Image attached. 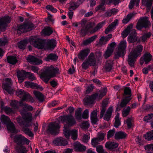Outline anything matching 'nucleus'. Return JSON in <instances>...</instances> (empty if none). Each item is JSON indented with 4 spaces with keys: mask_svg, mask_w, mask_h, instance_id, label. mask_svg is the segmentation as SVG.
Here are the masks:
<instances>
[{
    "mask_svg": "<svg viewBox=\"0 0 153 153\" xmlns=\"http://www.w3.org/2000/svg\"><path fill=\"white\" fill-rule=\"evenodd\" d=\"M18 102L16 100L12 101L10 103V105L14 108H18Z\"/></svg>",
    "mask_w": 153,
    "mask_h": 153,
    "instance_id": "obj_64",
    "label": "nucleus"
},
{
    "mask_svg": "<svg viewBox=\"0 0 153 153\" xmlns=\"http://www.w3.org/2000/svg\"><path fill=\"white\" fill-rule=\"evenodd\" d=\"M144 137L145 139L148 141L153 140V130L147 132Z\"/></svg>",
    "mask_w": 153,
    "mask_h": 153,
    "instance_id": "obj_37",
    "label": "nucleus"
},
{
    "mask_svg": "<svg viewBox=\"0 0 153 153\" xmlns=\"http://www.w3.org/2000/svg\"><path fill=\"white\" fill-rule=\"evenodd\" d=\"M8 43V41L6 38L0 39V46H4Z\"/></svg>",
    "mask_w": 153,
    "mask_h": 153,
    "instance_id": "obj_54",
    "label": "nucleus"
},
{
    "mask_svg": "<svg viewBox=\"0 0 153 153\" xmlns=\"http://www.w3.org/2000/svg\"><path fill=\"white\" fill-rule=\"evenodd\" d=\"M152 35L150 32L144 33L142 36V39L143 42H145L147 39L150 38Z\"/></svg>",
    "mask_w": 153,
    "mask_h": 153,
    "instance_id": "obj_47",
    "label": "nucleus"
},
{
    "mask_svg": "<svg viewBox=\"0 0 153 153\" xmlns=\"http://www.w3.org/2000/svg\"><path fill=\"white\" fill-rule=\"evenodd\" d=\"M58 56L55 53H51L47 55V57L45 58V60L47 61L50 60L56 61L57 60Z\"/></svg>",
    "mask_w": 153,
    "mask_h": 153,
    "instance_id": "obj_29",
    "label": "nucleus"
},
{
    "mask_svg": "<svg viewBox=\"0 0 153 153\" xmlns=\"http://www.w3.org/2000/svg\"><path fill=\"white\" fill-rule=\"evenodd\" d=\"M56 45V41L54 39H46L45 49L53 50Z\"/></svg>",
    "mask_w": 153,
    "mask_h": 153,
    "instance_id": "obj_13",
    "label": "nucleus"
},
{
    "mask_svg": "<svg viewBox=\"0 0 153 153\" xmlns=\"http://www.w3.org/2000/svg\"><path fill=\"white\" fill-rule=\"evenodd\" d=\"M46 8L48 10H49L54 13H56L57 10L56 8L54 7L52 5H48L46 6Z\"/></svg>",
    "mask_w": 153,
    "mask_h": 153,
    "instance_id": "obj_55",
    "label": "nucleus"
},
{
    "mask_svg": "<svg viewBox=\"0 0 153 153\" xmlns=\"http://www.w3.org/2000/svg\"><path fill=\"white\" fill-rule=\"evenodd\" d=\"M114 51L113 48H108L104 54V57L105 59H107L112 54Z\"/></svg>",
    "mask_w": 153,
    "mask_h": 153,
    "instance_id": "obj_41",
    "label": "nucleus"
},
{
    "mask_svg": "<svg viewBox=\"0 0 153 153\" xmlns=\"http://www.w3.org/2000/svg\"><path fill=\"white\" fill-rule=\"evenodd\" d=\"M14 141L18 146L29 144L30 141L22 134H17L14 137Z\"/></svg>",
    "mask_w": 153,
    "mask_h": 153,
    "instance_id": "obj_9",
    "label": "nucleus"
},
{
    "mask_svg": "<svg viewBox=\"0 0 153 153\" xmlns=\"http://www.w3.org/2000/svg\"><path fill=\"white\" fill-rule=\"evenodd\" d=\"M25 85L27 87H30L32 88H39L40 86L32 82L26 81L25 82Z\"/></svg>",
    "mask_w": 153,
    "mask_h": 153,
    "instance_id": "obj_33",
    "label": "nucleus"
},
{
    "mask_svg": "<svg viewBox=\"0 0 153 153\" xmlns=\"http://www.w3.org/2000/svg\"><path fill=\"white\" fill-rule=\"evenodd\" d=\"M2 123L4 125H6L11 121L10 118L4 115H2L0 118Z\"/></svg>",
    "mask_w": 153,
    "mask_h": 153,
    "instance_id": "obj_35",
    "label": "nucleus"
},
{
    "mask_svg": "<svg viewBox=\"0 0 153 153\" xmlns=\"http://www.w3.org/2000/svg\"><path fill=\"white\" fill-rule=\"evenodd\" d=\"M131 119L130 118H128L126 120V122L128 128L130 129L133 127V125L131 123Z\"/></svg>",
    "mask_w": 153,
    "mask_h": 153,
    "instance_id": "obj_53",
    "label": "nucleus"
},
{
    "mask_svg": "<svg viewBox=\"0 0 153 153\" xmlns=\"http://www.w3.org/2000/svg\"><path fill=\"white\" fill-rule=\"evenodd\" d=\"M59 103V102L58 101H53L51 102L48 104V106L50 108H51L52 107L55 106L56 105H57Z\"/></svg>",
    "mask_w": 153,
    "mask_h": 153,
    "instance_id": "obj_61",
    "label": "nucleus"
},
{
    "mask_svg": "<svg viewBox=\"0 0 153 153\" xmlns=\"http://www.w3.org/2000/svg\"><path fill=\"white\" fill-rule=\"evenodd\" d=\"M84 103L85 105H88L92 104L94 102L93 100L89 97L88 95L86 96L84 99Z\"/></svg>",
    "mask_w": 153,
    "mask_h": 153,
    "instance_id": "obj_43",
    "label": "nucleus"
},
{
    "mask_svg": "<svg viewBox=\"0 0 153 153\" xmlns=\"http://www.w3.org/2000/svg\"><path fill=\"white\" fill-rule=\"evenodd\" d=\"M112 36V35L111 34H109L105 36H102L100 39V44L102 45L106 44L107 42L111 38Z\"/></svg>",
    "mask_w": 153,
    "mask_h": 153,
    "instance_id": "obj_25",
    "label": "nucleus"
},
{
    "mask_svg": "<svg viewBox=\"0 0 153 153\" xmlns=\"http://www.w3.org/2000/svg\"><path fill=\"white\" fill-rule=\"evenodd\" d=\"M75 150L78 152H83L86 150V147L81 144L79 142H77L74 144Z\"/></svg>",
    "mask_w": 153,
    "mask_h": 153,
    "instance_id": "obj_27",
    "label": "nucleus"
},
{
    "mask_svg": "<svg viewBox=\"0 0 153 153\" xmlns=\"http://www.w3.org/2000/svg\"><path fill=\"white\" fill-rule=\"evenodd\" d=\"M89 111L87 109L85 110L82 114V118L85 119H87L88 117Z\"/></svg>",
    "mask_w": 153,
    "mask_h": 153,
    "instance_id": "obj_62",
    "label": "nucleus"
},
{
    "mask_svg": "<svg viewBox=\"0 0 153 153\" xmlns=\"http://www.w3.org/2000/svg\"><path fill=\"white\" fill-rule=\"evenodd\" d=\"M124 93L126 95H128V96L126 97L124 99L122 100L120 104V106L121 108H123L126 106L129 103L131 98H130L131 96V91L129 88L126 87V88L124 90Z\"/></svg>",
    "mask_w": 153,
    "mask_h": 153,
    "instance_id": "obj_10",
    "label": "nucleus"
},
{
    "mask_svg": "<svg viewBox=\"0 0 153 153\" xmlns=\"http://www.w3.org/2000/svg\"><path fill=\"white\" fill-rule=\"evenodd\" d=\"M27 73V72L24 70L17 71V76L19 83H21L24 81V79L26 78Z\"/></svg>",
    "mask_w": 153,
    "mask_h": 153,
    "instance_id": "obj_18",
    "label": "nucleus"
},
{
    "mask_svg": "<svg viewBox=\"0 0 153 153\" xmlns=\"http://www.w3.org/2000/svg\"><path fill=\"white\" fill-rule=\"evenodd\" d=\"M78 7L79 6L76 2H72L71 3L70 6L69 7V10L70 11L74 10Z\"/></svg>",
    "mask_w": 153,
    "mask_h": 153,
    "instance_id": "obj_49",
    "label": "nucleus"
},
{
    "mask_svg": "<svg viewBox=\"0 0 153 153\" xmlns=\"http://www.w3.org/2000/svg\"><path fill=\"white\" fill-rule=\"evenodd\" d=\"M152 55L149 53H146L144 54L143 58L145 64H148L152 60Z\"/></svg>",
    "mask_w": 153,
    "mask_h": 153,
    "instance_id": "obj_34",
    "label": "nucleus"
},
{
    "mask_svg": "<svg viewBox=\"0 0 153 153\" xmlns=\"http://www.w3.org/2000/svg\"><path fill=\"white\" fill-rule=\"evenodd\" d=\"M81 67L82 69L86 70L90 66L89 65L88 61H87L85 59L82 64Z\"/></svg>",
    "mask_w": 153,
    "mask_h": 153,
    "instance_id": "obj_48",
    "label": "nucleus"
},
{
    "mask_svg": "<svg viewBox=\"0 0 153 153\" xmlns=\"http://www.w3.org/2000/svg\"><path fill=\"white\" fill-rule=\"evenodd\" d=\"M106 94V92L105 90H103L100 92V94H98V96L97 97L98 99L101 100L102 98L105 96Z\"/></svg>",
    "mask_w": 153,
    "mask_h": 153,
    "instance_id": "obj_63",
    "label": "nucleus"
},
{
    "mask_svg": "<svg viewBox=\"0 0 153 153\" xmlns=\"http://www.w3.org/2000/svg\"><path fill=\"white\" fill-rule=\"evenodd\" d=\"M118 146L119 144L118 143L111 141L107 142L105 144V147L110 150L116 149Z\"/></svg>",
    "mask_w": 153,
    "mask_h": 153,
    "instance_id": "obj_23",
    "label": "nucleus"
},
{
    "mask_svg": "<svg viewBox=\"0 0 153 153\" xmlns=\"http://www.w3.org/2000/svg\"><path fill=\"white\" fill-rule=\"evenodd\" d=\"M59 74L58 68L51 65L41 74L40 78L46 84H47L51 78L55 77L56 75Z\"/></svg>",
    "mask_w": 153,
    "mask_h": 153,
    "instance_id": "obj_1",
    "label": "nucleus"
},
{
    "mask_svg": "<svg viewBox=\"0 0 153 153\" xmlns=\"http://www.w3.org/2000/svg\"><path fill=\"white\" fill-rule=\"evenodd\" d=\"M131 108L129 106H128L126 109L123 110L122 114L123 117H126L129 114Z\"/></svg>",
    "mask_w": 153,
    "mask_h": 153,
    "instance_id": "obj_45",
    "label": "nucleus"
},
{
    "mask_svg": "<svg viewBox=\"0 0 153 153\" xmlns=\"http://www.w3.org/2000/svg\"><path fill=\"white\" fill-rule=\"evenodd\" d=\"M103 4H101L95 7V10L96 11H97L99 10H101L102 11H104L105 10V8L103 7Z\"/></svg>",
    "mask_w": 153,
    "mask_h": 153,
    "instance_id": "obj_57",
    "label": "nucleus"
},
{
    "mask_svg": "<svg viewBox=\"0 0 153 153\" xmlns=\"http://www.w3.org/2000/svg\"><path fill=\"white\" fill-rule=\"evenodd\" d=\"M127 136V134L125 132L120 131L115 133L114 138L117 140L125 139Z\"/></svg>",
    "mask_w": 153,
    "mask_h": 153,
    "instance_id": "obj_22",
    "label": "nucleus"
},
{
    "mask_svg": "<svg viewBox=\"0 0 153 153\" xmlns=\"http://www.w3.org/2000/svg\"><path fill=\"white\" fill-rule=\"evenodd\" d=\"M115 129L109 130L107 132V137L108 139L113 137L115 133Z\"/></svg>",
    "mask_w": 153,
    "mask_h": 153,
    "instance_id": "obj_50",
    "label": "nucleus"
},
{
    "mask_svg": "<svg viewBox=\"0 0 153 153\" xmlns=\"http://www.w3.org/2000/svg\"><path fill=\"white\" fill-rule=\"evenodd\" d=\"M87 61H88L89 65L90 67L95 66L96 64V61L95 59H86Z\"/></svg>",
    "mask_w": 153,
    "mask_h": 153,
    "instance_id": "obj_56",
    "label": "nucleus"
},
{
    "mask_svg": "<svg viewBox=\"0 0 153 153\" xmlns=\"http://www.w3.org/2000/svg\"><path fill=\"white\" fill-rule=\"evenodd\" d=\"M82 110L81 108H79L76 111L75 116L78 120H81L82 118Z\"/></svg>",
    "mask_w": 153,
    "mask_h": 153,
    "instance_id": "obj_38",
    "label": "nucleus"
},
{
    "mask_svg": "<svg viewBox=\"0 0 153 153\" xmlns=\"http://www.w3.org/2000/svg\"><path fill=\"white\" fill-rule=\"evenodd\" d=\"M152 115V114L151 113L145 116L143 118V120L145 122H148L151 119H153Z\"/></svg>",
    "mask_w": 153,
    "mask_h": 153,
    "instance_id": "obj_52",
    "label": "nucleus"
},
{
    "mask_svg": "<svg viewBox=\"0 0 153 153\" xmlns=\"http://www.w3.org/2000/svg\"><path fill=\"white\" fill-rule=\"evenodd\" d=\"M0 107L1 110H4L8 114H10L13 112V110L7 106H4V103L2 101H0Z\"/></svg>",
    "mask_w": 153,
    "mask_h": 153,
    "instance_id": "obj_24",
    "label": "nucleus"
},
{
    "mask_svg": "<svg viewBox=\"0 0 153 153\" xmlns=\"http://www.w3.org/2000/svg\"><path fill=\"white\" fill-rule=\"evenodd\" d=\"M63 132L65 136L67 139L70 136L74 140H76L78 137V131L75 129L71 130L68 129V127L65 125L63 129Z\"/></svg>",
    "mask_w": 153,
    "mask_h": 153,
    "instance_id": "obj_5",
    "label": "nucleus"
},
{
    "mask_svg": "<svg viewBox=\"0 0 153 153\" xmlns=\"http://www.w3.org/2000/svg\"><path fill=\"white\" fill-rule=\"evenodd\" d=\"M29 42L31 44L30 38L29 39L26 38L19 42L18 43V46L20 49L24 50L25 49L27 45Z\"/></svg>",
    "mask_w": 153,
    "mask_h": 153,
    "instance_id": "obj_19",
    "label": "nucleus"
},
{
    "mask_svg": "<svg viewBox=\"0 0 153 153\" xmlns=\"http://www.w3.org/2000/svg\"><path fill=\"white\" fill-rule=\"evenodd\" d=\"M53 144L57 146H65L68 144L67 141L62 137H57L53 141Z\"/></svg>",
    "mask_w": 153,
    "mask_h": 153,
    "instance_id": "obj_15",
    "label": "nucleus"
},
{
    "mask_svg": "<svg viewBox=\"0 0 153 153\" xmlns=\"http://www.w3.org/2000/svg\"><path fill=\"white\" fill-rule=\"evenodd\" d=\"M61 117V120L62 122L66 123L64 124V128L66 125L68 127V129H69V127L73 126L76 123V120L72 115H64Z\"/></svg>",
    "mask_w": 153,
    "mask_h": 153,
    "instance_id": "obj_4",
    "label": "nucleus"
},
{
    "mask_svg": "<svg viewBox=\"0 0 153 153\" xmlns=\"http://www.w3.org/2000/svg\"><path fill=\"white\" fill-rule=\"evenodd\" d=\"M90 53V49L85 48L81 50L77 55L78 58L81 60L84 61Z\"/></svg>",
    "mask_w": 153,
    "mask_h": 153,
    "instance_id": "obj_14",
    "label": "nucleus"
},
{
    "mask_svg": "<svg viewBox=\"0 0 153 153\" xmlns=\"http://www.w3.org/2000/svg\"><path fill=\"white\" fill-rule=\"evenodd\" d=\"M136 13L134 12H132L128 14L126 18L123 19L122 20V22L123 23L126 24L127 23L132 17H134Z\"/></svg>",
    "mask_w": 153,
    "mask_h": 153,
    "instance_id": "obj_32",
    "label": "nucleus"
},
{
    "mask_svg": "<svg viewBox=\"0 0 153 153\" xmlns=\"http://www.w3.org/2000/svg\"><path fill=\"white\" fill-rule=\"evenodd\" d=\"M115 121L114 123V126L116 128H118L121 125V121L119 118V114H117L115 117Z\"/></svg>",
    "mask_w": 153,
    "mask_h": 153,
    "instance_id": "obj_39",
    "label": "nucleus"
},
{
    "mask_svg": "<svg viewBox=\"0 0 153 153\" xmlns=\"http://www.w3.org/2000/svg\"><path fill=\"white\" fill-rule=\"evenodd\" d=\"M143 50V46L141 45H140L131 51L128 55V64L130 66L132 67L134 66V64L137 57L141 56Z\"/></svg>",
    "mask_w": 153,
    "mask_h": 153,
    "instance_id": "obj_2",
    "label": "nucleus"
},
{
    "mask_svg": "<svg viewBox=\"0 0 153 153\" xmlns=\"http://www.w3.org/2000/svg\"><path fill=\"white\" fill-rule=\"evenodd\" d=\"M60 128V126L59 124H55L52 122L49 124L47 131L48 133L56 136L59 133Z\"/></svg>",
    "mask_w": 153,
    "mask_h": 153,
    "instance_id": "obj_8",
    "label": "nucleus"
},
{
    "mask_svg": "<svg viewBox=\"0 0 153 153\" xmlns=\"http://www.w3.org/2000/svg\"><path fill=\"white\" fill-rule=\"evenodd\" d=\"M91 23L88 24L85 28H82L80 31V34L82 37L85 36L87 34L89 29L92 28Z\"/></svg>",
    "mask_w": 153,
    "mask_h": 153,
    "instance_id": "obj_28",
    "label": "nucleus"
},
{
    "mask_svg": "<svg viewBox=\"0 0 153 153\" xmlns=\"http://www.w3.org/2000/svg\"><path fill=\"white\" fill-rule=\"evenodd\" d=\"M31 44H32L35 47L38 49H45L46 39H41L39 38L35 39L31 38Z\"/></svg>",
    "mask_w": 153,
    "mask_h": 153,
    "instance_id": "obj_6",
    "label": "nucleus"
},
{
    "mask_svg": "<svg viewBox=\"0 0 153 153\" xmlns=\"http://www.w3.org/2000/svg\"><path fill=\"white\" fill-rule=\"evenodd\" d=\"M19 147L18 148L19 150L21 153H26L27 152L26 148L23 145L19 146Z\"/></svg>",
    "mask_w": 153,
    "mask_h": 153,
    "instance_id": "obj_59",
    "label": "nucleus"
},
{
    "mask_svg": "<svg viewBox=\"0 0 153 153\" xmlns=\"http://www.w3.org/2000/svg\"><path fill=\"white\" fill-rule=\"evenodd\" d=\"M133 25L131 24L128 25L127 27L122 32L121 35L122 37L125 38L126 37L132 30Z\"/></svg>",
    "mask_w": 153,
    "mask_h": 153,
    "instance_id": "obj_26",
    "label": "nucleus"
},
{
    "mask_svg": "<svg viewBox=\"0 0 153 153\" xmlns=\"http://www.w3.org/2000/svg\"><path fill=\"white\" fill-rule=\"evenodd\" d=\"M126 52L119 50L117 51L114 54V59H118L120 57H123L125 55Z\"/></svg>",
    "mask_w": 153,
    "mask_h": 153,
    "instance_id": "obj_42",
    "label": "nucleus"
},
{
    "mask_svg": "<svg viewBox=\"0 0 153 153\" xmlns=\"http://www.w3.org/2000/svg\"><path fill=\"white\" fill-rule=\"evenodd\" d=\"M27 62L33 64L39 65L42 64V61L33 56L30 55L27 58Z\"/></svg>",
    "mask_w": 153,
    "mask_h": 153,
    "instance_id": "obj_17",
    "label": "nucleus"
},
{
    "mask_svg": "<svg viewBox=\"0 0 153 153\" xmlns=\"http://www.w3.org/2000/svg\"><path fill=\"white\" fill-rule=\"evenodd\" d=\"M8 131L12 133H16V130L14 124L10 121L6 125Z\"/></svg>",
    "mask_w": 153,
    "mask_h": 153,
    "instance_id": "obj_30",
    "label": "nucleus"
},
{
    "mask_svg": "<svg viewBox=\"0 0 153 153\" xmlns=\"http://www.w3.org/2000/svg\"><path fill=\"white\" fill-rule=\"evenodd\" d=\"M144 109L147 111H153V104L146 105Z\"/></svg>",
    "mask_w": 153,
    "mask_h": 153,
    "instance_id": "obj_60",
    "label": "nucleus"
},
{
    "mask_svg": "<svg viewBox=\"0 0 153 153\" xmlns=\"http://www.w3.org/2000/svg\"><path fill=\"white\" fill-rule=\"evenodd\" d=\"M28 127H24L22 128L23 131L26 134H27L30 137H33V133L28 128Z\"/></svg>",
    "mask_w": 153,
    "mask_h": 153,
    "instance_id": "obj_40",
    "label": "nucleus"
},
{
    "mask_svg": "<svg viewBox=\"0 0 153 153\" xmlns=\"http://www.w3.org/2000/svg\"><path fill=\"white\" fill-rule=\"evenodd\" d=\"M148 19L147 17H141L137 23L136 28L141 30L143 28H149L151 26V23Z\"/></svg>",
    "mask_w": 153,
    "mask_h": 153,
    "instance_id": "obj_7",
    "label": "nucleus"
},
{
    "mask_svg": "<svg viewBox=\"0 0 153 153\" xmlns=\"http://www.w3.org/2000/svg\"><path fill=\"white\" fill-rule=\"evenodd\" d=\"M145 149L146 151L151 150L153 151V143L147 144L145 146Z\"/></svg>",
    "mask_w": 153,
    "mask_h": 153,
    "instance_id": "obj_58",
    "label": "nucleus"
},
{
    "mask_svg": "<svg viewBox=\"0 0 153 153\" xmlns=\"http://www.w3.org/2000/svg\"><path fill=\"white\" fill-rule=\"evenodd\" d=\"M136 34V31L135 30L130 33L128 37L127 40L129 43H133L137 41V39Z\"/></svg>",
    "mask_w": 153,
    "mask_h": 153,
    "instance_id": "obj_20",
    "label": "nucleus"
},
{
    "mask_svg": "<svg viewBox=\"0 0 153 153\" xmlns=\"http://www.w3.org/2000/svg\"><path fill=\"white\" fill-rule=\"evenodd\" d=\"M26 78H28L31 81H33L36 79V77L34 76V74L29 72H27Z\"/></svg>",
    "mask_w": 153,
    "mask_h": 153,
    "instance_id": "obj_46",
    "label": "nucleus"
},
{
    "mask_svg": "<svg viewBox=\"0 0 153 153\" xmlns=\"http://www.w3.org/2000/svg\"><path fill=\"white\" fill-rule=\"evenodd\" d=\"M9 81L5 83L3 85L4 89L9 94H12L13 93V89L12 88V83L11 80L9 78H7Z\"/></svg>",
    "mask_w": 153,
    "mask_h": 153,
    "instance_id": "obj_16",
    "label": "nucleus"
},
{
    "mask_svg": "<svg viewBox=\"0 0 153 153\" xmlns=\"http://www.w3.org/2000/svg\"><path fill=\"white\" fill-rule=\"evenodd\" d=\"M33 93L36 97L40 102H42L44 100V96L40 92L34 91Z\"/></svg>",
    "mask_w": 153,
    "mask_h": 153,
    "instance_id": "obj_36",
    "label": "nucleus"
},
{
    "mask_svg": "<svg viewBox=\"0 0 153 153\" xmlns=\"http://www.w3.org/2000/svg\"><path fill=\"white\" fill-rule=\"evenodd\" d=\"M33 27V25L31 23H26L17 27L18 31L25 33L32 30Z\"/></svg>",
    "mask_w": 153,
    "mask_h": 153,
    "instance_id": "obj_12",
    "label": "nucleus"
},
{
    "mask_svg": "<svg viewBox=\"0 0 153 153\" xmlns=\"http://www.w3.org/2000/svg\"><path fill=\"white\" fill-rule=\"evenodd\" d=\"M23 120L21 118H17V120L20 125L25 127H29L31 126V123L32 120V116L30 112L24 113L22 114Z\"/></svg>",
    "mask_w": 153,
    "mask_h": 153,
    "instance_id": "obj_3",
    "label": "nucleus"
},
{
    "mask_svg": "<svg viewBox=\"0 0 153 153\" xmlns=\"http://www.w3.org/2000/svg\"><path fill=\"white\" fill-rule=\"evenodd\" d=\"M94 88V86L92 84H91L90 86L87 87L86 91V94H89L91 92Z\"/></svg>",
    "mask_w": 153,
    "mask_h": 153,
    "instance_id": "obj_51",
    "label": "nucleus"
},
{
    "mask_svg": "<svg viewBox=\"0 0 153 153\" xmlns=\"http://www.w3.org/2000/svg\"><path fill=\"white\" fill-rule=\"evenodd\" d=\"M126 41H123L120 43V45L119 48V49L124 52H125V49L126 48Z\"/></svg>",
    "mask_w": 153,
    "mask_h": 153,
    "instance_id": "obj_44",
    "label": "nucleus"
},
{
    "mask_svg": "<svg viewBox=\"0 0 153 153\" xmlns=\"http://www.w3.org/2000/svg\"><path fill=\"white\" fill-rule=\"evenodd\" d=\"M7 59L8 63L13 65H15L18 61L16 57L14 56H8L7 58Z\"/></svg>",
    "mask_w": 153,
    "mask_h": 153,
    "instance_id": "obj_31",
    "label": "nucleus"
},
{
    "mask_svg": "<svg viewBox=\"0 0 153 153\" xmlns=\"http://www.w3.org/2000/svg\"><path fill=\"white\" fill-rule=\"evenodd\" d=\"M42 32L45 36H50L53 33L55 34L57 33L56 31H53L52 28L49 26L45 27L42 30Z\"/></svg>",
    "mask_w": 153,
    "mask_h": 153,
    "instance_id": "obj_21",
    "label": "nucleus"
},
{
    "mask_svg": "<svg viewBox=\"0 0 153 153\" xmlns=\"http://www.w3.org/2000/svg\"><path fill=\"white\" fill-rule=\"evenodd\" d=\"M16 95L19 97H22V101H31L33 99V97L30 94L22 89H18L16 91Z\"/></svg>",
    "mask_w": 153,
    "mask_h": 153,
    "instance_id": "obj_11",
    "label": "nucleus"
}]
</instances>
